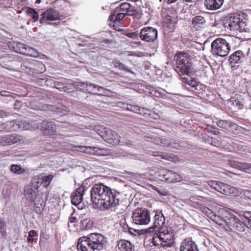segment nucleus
<instances>
[{
  "mask_svg": "<svg viewBox=\"0 0 251 251\" xmlns=\"http://www.w3.org/2000/svg\"><path fill=\"white\" fill-rule=\"evenodd\" d=\"M198 208H200V210L210 219L212 220H215L216 216L215 213L211 209L205 206L201 205L199 206Z\"/></svg>",
  "mask_w": 251,
  "mask_h": 251,
  "instance_id": "33",
  "label": "nucleus"
},
{
  "mask_svg": "<svg viewBox=\"0 0 251 251\" xmlns=\"http://www.w3.org/2000/svg\"><path fill=\"white\" fill-rule=\"evenodd\" d=\"M165 0L167 2V3L171 4L173 2H176L177 0Z\"/></svg>",
  "mask_w": 251,
  "mask_h": 251,
  "instance_id": "64",
  "label": "nucleus"
},
{
  "mask_svg": "<svg viewBox=\"0 0 251 251\" xmlns=\"http://www.w3.org/2000/svg\"><path fill=\"white\" fill-rule=\"evenodd\" d=\"M173 21V19L171 16L169 15H167V16L165 18V22L167 24H171Z\"/></svg>",
  "mask_w": 251,
  "mask_h": 251,
  "instance_id": "56",
  "label": "nucleus"
},
{
  "mask_svg": "<svg viewBox=\"0 0 251 251\" xmlns=\"http://www.w3.org/2000/svg\"><path fill=\"white\" fill-rule=\"evenodd\" d=\"M40 22L43 23L45 21H52L59 20L60 18L59 13L50 8L46 10L41 15Z\"/></svg>",
  "mask_w": 251,
  "mask_h": 251,
  "instance_id": "17",
  "label": "nucleus"
},
{
  "mask_svg": "<svg viewBox=\"0 0 251 251\" xmlns=\"http://www.w3.org/2000/svg\"><path fill=\"white\" fill-rule=\"evenodd\" d=\"M9 48L16 52L26 55H29V48H27L25 44L16 42H10L8 44Z\"/></svg>",
  "mask_w": 251,
  "mask_h": 251,
  "instance_id": "16",
  "label": "nucleus"
},
{
  "mask_svg": "<svg viewBox=\"0 0 251 251\" xmlns=\"http://www.w3.org/2000/svg\"><path fill=\"white\" fill-rule=\"evenodd\" d=\"M175 237L173 233L167 228H160L153 234L151 243L152 246L158 248H168L172 247L175 243Z\"/></svg>",
  "mask_w": 251,
  "mask_h": 251,
  "instance_id": "3",
  "label": "nucleus"
},
{
  "mask_svg": "<svg viewBox=\"0 0 251 251\" xmlns=\"http://www.w3.org/2000/svg\"><path fill=\"white\" fill-rule=\"evenodd\" d=\"M21 141V137L17 134L0 136V143L2 146H10Z\"/></svg>",
  "mask_w": 251,
  "mask_h": 251,
  "instance_id": "15",
  "label": "nucleus"
},
{
  "mask_svg": "<svg viewBox=\"0 0 251 251\" xmlns=\"http://www.w3.org/2000/svg\"><path fill=\"white\" fill-rule=\"evenodd\" d=\"M65 81V79L63 80L62 81H56L54 83V87L59 90L60 91H62L63 89L64 83Z\"/></svg>",
  "mask_w": 251,
  "mask_h": 251,
  "instance_id": "47",
  "label": "nucleus"
},
{
  "mask_svg": "<svg viewBox=\"0 0 251 251\" xmlns=\"http://www.w3.org/2000/svg\"><path fill=\"white\" fill-rule=\"evenodd\" d=\"M239 161H235L233 159L229 160L228 161V164L230 166H231L232 168L238 169L239 168Z\"/></svg>",
  "mask_w": 251,
  "mask_h": 251,
  "instance_id": "48",
  "label": "nucleus"
},
{
  "mask_svg": "<svg viewBox=\"0 0 251 251\" xmlns=\"http://www.w3.org/2000/svg\"><path fill=\"white\" fill-rule=\"evenodd\" d=\"M120 193L101 183L95 184L91 190V201L98 207L108 209L119 204Z\"/></svg>",
  "mask_w": 251,
  "mask_h": 251,
  "instance_id": "1",
  "label": "nucleus"
},
{
  "mask_svg": "<svg viewBox=\"0 0 251 251\" xmlns=\"http://www.w3.org/2000/svg\"><path fill=\"white\" fill-rule=\"evenodd\" d=\"M154 219V226L158 228L159 229L163 228V226L165 224V219L162 212L156 211Z\"/></svg>",
  "mask_w": 251,
  "mask_h": 251,
  "instance_id": "28",
  "label": "nucleus"
},
{
  "mask_svg": "<svg viewBox=\"0 0 251 251\" xmlns=\"http://www.w3.org/2000/svg\"><path fill=\"white\" fill-rule=\"evenodd\" d=\"M220 183H221L220 181L211 180L208 181V184L211 187L217 191L220 185Z\"/></svg>",
  "mask_w": 251,
  "mask_h": 251,
  "instance_id": "45",
  "label": "nucleus"
},
{
  "mask_svg": "<svg viewBox=\"0 0 251 251\" xmlns=\"http://www.w3.org/2000/svg\"><path fill=\"white\" fill-rule=\"evenodd\" d=\"M68 228H69V230L70 231H75L77 230V226H76V224H72V226H69Z\"/></svg>",
  "mask_w": 251,
  "mask_h": 251,
  "instance_id": "54",
  "label": "nucleus"
},
{
  "mask_svg": "<svg viewBox=\"0 0 251 251\" xmlns=\"http://www.w3.org/2000/svg\"><path fill=\"white\" fill-rule=\"evenodd\" d=\"M180 251H198L196 243L190 239H185L181 243Z\"/></svg>",
  "mask_w": 251,
  "mask_h": 251,
  "instance_id": "24",
  "label": "nucleus"
},
{
  "mask_svg": "<svg viewBox=\"0 0 251 251\" xmlns=\"http://www.w3.org/2000/svg\"><path fill=\"white\" fill-rule=\"evenodd\" d=\"M48 108L49 110H51L53 111H56V108L53 105H50L48 106Z\"/></svg>",
  "mask_w": 251,
  "mask_h": 251,
  "instance_id": "61",
  "label": "nucleus"
},
{
  "mask_svg": "<svg viewBox=\"0 0 251 251\" xmlns=\"http://www.w3.org/2000/svg\"><path fill=\"white\" fill-rule=\"evenodd\" d=\"M32 70L34 73H43L45 70V66L42 62L32 59Z\"/></svg>",
  "mask_w": 251,
  "mask_h": 251,
  "instance_id": "30",
  "label": "nucleus"
},
{
  "mask_svg": "<svg viewBox=\"0 0 251 251\" xmlns=\"http://www.w3.org/2000/svg\"><path fill=\"white\" fill-rule=\"evenodd\" d=\"M39 18L38 13L32 8V20H34V21H37Z\"/></svg>",
  "mask_w": 251,
  "mask_h": 251,
  "instance_id": "51",
  "label": "nucleus"
},
{
  "mask_svg": "<svg viewBox=\"0 0 251 251\" xmlns=\"http://www.w3.org/2000/svg\"><path fill=\"white\" fill-rule=\"evenodd\" d=\"M102 136L105 142L114 146L118 145L120 142L121 136L119 134L108 128L106 129V133H104Z\"/></svg>",
  "mask_w": 251,
  "mask_h": 251,
  "instance_id": "12",
  "label": "nucleus"
},
{
  "mask_svg": "<svg viewBox=\"0 0 251 251\" xmlns=\"http://www.w3.org/2000/svg\"><path fill=\"white\" fill-rule=\"evenodd\" d=\"M10 170L14 174L20 175L24 173L25 169L22 168L20 165L14 164L11 166Z\"/></svg>",
  "mask_w": 251,
  "mask_h": 251,
  "instance_id": "36",
  "label": "nucleus"
},
{
  "mask_svg": "<svg viewBox=\"0 0 251 251\" xmlns=\"http://www.w3.org/2000/svg\"><path fill=\"white\" fill-rule=\"evenodd\" d=\"M217 125L220 128L232 132H234L239 128V126L236 124L227 120H218L217 122Z\"/></svg>",
  "mask_w": 251,
  "mask_h": 251,
  "instance_id": "18",
  "label": "nucleus"
},
{
  "mask_svg": "<svg viewBox=\"0 0 251 251\" xmlns=\"http://www.w3.org/2000/svg\"><path fill=\"white\" fill-rule=\"evenodd\" d=\"M5 226V224L4 222L0 220V229H3Z\"/></svg>",
  "mask_w": 251,
  "mask_h": 251,
  "instance_id": "62",
  "label": "nucleus"
},
{
  "mask_svg": "<svg viewBox=\"0 0 251 251\" xmlns=\"http://www.w3.org/2000/svg\"><path fill=\"white\" fill-rule=\"evenodd\" d=\"M75 86H77V89L80 91L95 95H99L100 94L98 92L103 89V87L95 84L82 82H77Z\"/></svg>",
  "mask_w": 251,
  "mask_h": 251,
  "instance_id": "10",
  "label": "nucleus"
},
{
  "mask_svg": "<svg viewBox=\"0 0 251 251\" xmlns=\"http://www.w3.org/2000/svg\"><path fill=\"white\" fill-rule=\"evenodd\" d=\"M224 0H205L204 5L209 10H217L223 4Z\"/></svg>",
  "mask_w": 251,
  "mask_h": 251,
  "instance_id": "27",
  "label": "nucleus"
},
{
  "mask_svg": "<svg viewBox=\"0 0 251 251\" xmlns=\"http://www.w3.org/2000/svg\"><path fill=\"white\" fill-rule=\"evenodd\" d=\"M251 168V164L247 162H240L238 170L246 172Z\"/></svg>",
  "mask_w": 251,
  "mask_h": 251,
  "instance_id": "41",
  "label": "nucleus"
},
{
  "mask_svg": "<svg viewBox=\"0 0 251 251\" xmlns=\"http://www.w3.org/2000/svg\"><path fill=\"white\" fill-rule=\"evenodd\" d=\"M174 69L179 75H188L192 65V57L187 52L179 51L174 56Z\"/></svg>",
  "mask_w": 251,
  "mask_h": 251,
  "instance_id": "4",
  "label": "nucleus"
},
{
  "mask_svg": "<svg viewBox=\"0 0 251 251\" xmlns=\"http://www.w3.org/2000/svg\"><path fill=\"white\" fill-rule=\"evenodd\" d=\"M7 115L8 114L6 112L0 110V118L6 117L7 116Z\"/></svg>",
  "mask_w": 251,
  "mask_h": 251,
  "instance_id": "57",
  "label": "nucleus"
},
{
  "mask_svg": "<svg viewBox=\"0 0 251 251\" xmlns=\"http://www.w3.org/2000/svg\"><path fill=\"white\" fill-rule=\"evenodd\" d=\"M244 217L248 220V224L250 225L251 224V212L245 211L244 213Z\"/></svg>",
  "mask_w": 251,
  "mask_h": 251,
  "instance_id": "50",
  "label": "nucleus"
},
{
  "mask_svg": "<svg viewBox=\"0 0 251 251\" xmlns=\"http://www.w3.org/2000/svg\"><path fill=\"white\" fill-rule=\"evenodd\" d=\"M206 26L205 18L201 15L195 16L192 20V27L196 30H200Z\"/></svg>",
  "mask_w": 251,
  "mask_h": 251,
  "instance_id": "21",
  "label": "nucleus"
},
{
  "mask_svg": "<svg viewBox=\"0 0 251 251\" xmlns=\"http://www.w3.org/2000/svg\"><path fill=\"white\" fill-rule=\"evenodd\" d=\"M106 129L107 127L101 126L97 125L94 127V130L103 139V134L106 133Z\"/></svg>",
  "mask_w": 251,
  "mask_h": 251,
  "instance_id": "39",
  "label": "nucleus"
},
{
  "mask_svg": "<svg viewBox=\"0 0 251 251\" xmlns=\"http://www.w3.org/2000/svg\"><path fill=\"white\" fill-rule=\"evenodd\" d=\"M67 81V80L66 79H65L63 89H62V91H63V92H66V93H71L73 91H74L75 88H77V86H75V85L77 84V82L76 83L75 82L74 83H68Z\"/></svg>",
  "mask_w": 251,
  "mask_h": 251,
  "instance_id": "34",
  "label": "nucleus"
},
{
  "mask_svg": "<svg viewBox=\"0 0 251 251\" xmlns=\"http://www.w3.org/2000/svg\"><path fill=\"white\" fill-rule=\"evenodd\" d=\"M82 228L83 229H88L92 227V223L88 219H83L81 222Z\"/></svg>",
  "mask_w": 251,
  "mask_h": 251,
  "instance_id": "42",
  "label": "nucleus"
},
{
  "mask_svg": "<svg viewBox=\"0 0 251 251\" xmlns=\"http://www.w3.org/2000/svg\"><path fill=\"white\" fill-rule=\"evenodd\" d=\"M245 56L243 51L238 50L230 56L228 61L230 64H240L243 61Z\"/></svg>",
  "mask_w": 251,
  "mask_h": 251,
  "instance_id": "25",
  "label": "nucleus"
},
{
  "mask_svg": "<svg viewBox=\"0 0 251 251\" xmlns=\"http://www.w3.org/2000/svg\"><path fill=\"white\" fill-rule=\"evenodd\" d=\"M6 128V124L4 123L0 124V131H2Z\"/></svg>",
  "mask_w": 251,
  "mask_h": 251,
  "instance_id": "58",
  "label": "nucleus"
},
{
  "mask_svg": "<svg viewBox=\"0 0 251 251\" xmlns=\"http://www.w3.org/2000/svg\"><path fill=\"white\" fill-rule=\"evenodd\" d=\"M211 144L215 146H219L220 144L219 143V142L218 141L217 142H216L215 141L212 140Z\"/></svg>",
  "mask_w": 251,
  "mask_h": 251,
  "instance_id": "63",
  "label": "nucleus"
},
{
  "mask_svg": "<svg viewBox=\"0 0 251 251\" xmlns=\"http://www.w3.org/2000/svg\"><path fill=\"white\" fill-rule=\"evenodd\" d=\"M136 13L137 12L136 10H130V9L126 12V15L128 16H133L136 15Z\"/></svg>",
  "mask_w": 251,
  "mask_h": 251,
  "instance_id": "55",
  "label": "nucleus"
},
{
  "mask_svg": "<svg viewBox=\"0 0 251 251\" xmlns=\"http://www.w3.org/2000/svg\"><path fill=\"white\" fill-rule=\"evenodd\" d=\"M126 109L141 116L147 117L150 115V111L147 109L139 107L136 105L127 104Z\"/></svg>",
  "mask_w": 251,
  "mask_h": 251,
  "instance_id": "22",
  "label": "nucleus"
},
{
  "mask_svg": "<svg viewBox=\"0 0 251 251\" xmlns=\"http://www.w3.org/2000/svg\"><path fill=\"white\" fill-rule=\"evenodd\" d=\"M211 49L213 54L221 57L226 56L230 50V46L226 39L217 38L211 43Z\"/></svg>",
  "mask_w": 251,
  "mask_h": 251,
  "instance_id": "6",
  "label": "nucleus"
},
{
  "mask_svg": "<svg viewBox=\"0 0 251 251\" xmlns=\"http://www.w3.org/2000/svg\"><path fill=\"white\" fill-rule=\"evenodd\" d=\"M133 223L138 225H147L151 220L150 212L142 208L135 209L131 216Z\"/></svg>",
  "mask_w": 251,
  "mask_h": 251,
  "instance_id": "8",
  "label": "nucleus"
},
{
  "mask_svg": "<svg viewBox=\"0 0 251 251\" xmlns=\"http://www.w3.org/2000/svg\"><path fill=\"white\" fill-rule=\"evenodd\" d=\"M24 195L28 200L31 201V187L27 186L25 187Z\"/></svg>",
  "mask_w": 251,
  "mask_h": 251,
  "instance_id": "44",
  "label": "nucleus"
},
{
  "mask_svg": "<svg viewBox=\"0 0 251 251\" xmlns=\"http://www.w3.org/2000/svg\"><path fill=\"white\" fill-rule=\"evenodd\" d=\"M155 174L159 180L169 183L179 182L182 180L181 176L178 174L164 168L158 169Z\"/></svg>",
  "mask_w": 251,
  "mask_h": 251,
  "instance_id": "7",
  "label": "nucleus"
},
{
  "mask_svg": "<svg viewBox=\"0 0 251 251\" xmlns=\"http://www.w3.org/2000/svg\"><path fill=\"white\" fill-rule=\"evenodd\" d=\"M230 104L237 109H242L243 108V104L238 100H231Z\"/></svg>",
  "mask_w": 251,
  "mask_h": 251,
  "instance_id": "43",
  "label": "nucleus"
},
{
  "mask_svg": "<svg viewBox=\"0 0 251 251\" xmlns=\"http://www.w3.org/2000/svg\"><path fill=\"white\" fill-rule=\"evenodd\" d=\"M38 55V52L32 48V57H37Z\"/></svg>",
  "mask_w": 251,
  "mask_h": 251,
  "instance_id": "59",
  "label": "nucleus"
},
{
  "mask_svg": "<svg viewBox=\"0 0 251 251\" xmlns=\"http://www.w3.org/2000/svg\"><path fill=\"white\" fill-rule=\"evenodd\" d=\"M125 35L130 38L133 39H137L138 38L139 36V34L137 32V31H135L133 32H127L125 34Z\"/></svg>",
  "mask_w": 251,
  "mask_h": 251,
  "instance_id": "46",
  "label": "nucleus"
},
{
  "mask_svg": "<svg viewBox=\"0 0 251 251\" xmlns=\"http://www.w3.org/2000/svg\"><path fill=\"white\" fill-rule=\"evenodd\" d=\"M126 16V13L123 12H117L115 9L114 13L109 16V20L111 23L120 22Z\"/></svg>",
  "mask_w": 251,
  "mask_h": 251,
  "instance_id": "31",
  "label": "nucleus"
},
{
  "mask_svg": "<svg viewBox=\"0 0 251 251\" xmlns=\"http://www.w3.org/2000/svg\"><path fill=\"white\" fill-rule=\"evenodd\" d=\"M107 242V238L101 234L92 233L78 239L77 248L78 251H100Z\"/></svg>",
  "mask_w": 251,
  "mask_h": 251,
  "instance_id": "2",
  "label": "nucleus"
},
{
  "mask_svg": "<svg viewBox=\"0 0 251 251\" xmlns=\"http://www.w3.org/2000/svg\"><path fill=\"white\" fill-rule=\"evenodd\" d=\"M34 126L50 138L55 139L57 136L56 126L52 122L34 120L32 121V128H35Z\"/></svg>",
  "mask_w": 251,
  "mask_h": 251,
  "instance_id": "5",
  "label": "nucleus"
},
{
  "mask_svg": "<svg viewBox=\"0 0 251 251\" xmlns=\"http://www.w3.org/2000/svg\"><path fill=\"white\" fill-rule=\"evenodd\" d=\"M42 175H40L38 176H34L33 178V182L32 185L33 186L36 188L38 189L39 187L42 186Z\"/></svg>",
  "mask_w": 251,
  "mask_h": 251,
  "instance_id": "37",
  "label": "nucleus"
},
{
  "mask_svg": "<svg viewBox=\"0 0 251 251\" xmlns=\"http://www.w3.org/2000/svg\"><path fill=\"white\" fill-rule=\"evenodd\" d=\"M42 186L44 188H47L50 184V182H51L53 178V176L51 174H50L48 175V176H43L42 175Z\"/></svg>",
  "mask_w": 251,
  "mask_h": 251,
  "instance_id": "35",
  "label": "nucleus"
},
{
  "mask_svg": "<svg viewBox=\"0 0 251 251\" xmlns=\"http://www.w3.org/2000/svg\"><path fill=\"white\" fill-rule=\"evenodd\" d=\"M152 155L154 156L160 157V158L165 160L174 163L178 162L179 160V159L177 155L172 153H168L161 151H154L153 152Z\"/></svg>",
  "mask_w": 251,
  "mask_h": 251,
  "instance_id": "23",
  "label": "nucleus"
},
{
  "mask_svg": "<svg viewBox=\"0 0 251 251\" xmlns=\"http://www.w3.org/2000/svg\"><path fill=\"white\" fill-rule=\"evenodd\" d=\"M27 240L29 243H31V230L28 232V235Z\"/></svg>",
  "mask_w": 251,
  "mask_h": 251,
  "instance_id": "60",
  "label": "nucleus"
},
{
  "mask_svg": "<svg viewBox=\"0 0 251 251\" xmlns=\"http://www.w3.org/2000/svg\"><path fill=\"white\" fill-rule=\"evenodd\" d=\"M245 21L243 15L234 13L228 20V26L230 30L241 31L246 26Z\"/></svg>",
  "mask_w": 251,
  "mask_h": 251,
  "instance_id": "9",
  "label": "nucleus"
},
{
  "mask_svg": "<svg viewBox=\"0 0 251 251\" xmlns=\"http://www.w3.org/2000/svg\"><path fill=\"white\" fill-rule=\"evenodd\" d=\"M228 221L227 224L230 230L238 231H243L245 230V224L238 218H231Z\"/></svg>",
  "mask_w": 251,
  "mask_h": 251,
  "instance_id": "20",
  "label": "nucleus"
},
{
  "mask_svg": "<svg viewBox=\"0 0 251 251\" xmlns=\"http://www.w3.org/2000/svg\"><path fill=\"white\" fill-rule=\"evenodd\" d=\"M235 190L234 187L221 182L217 191L222 194L229 195L233 194Z\"/></svg>",
  "mask_w": 251,
  "mask_h": 251,
  "instance_id": "29",
  "label": "nucleus"
},
{
  "mask_svg": "<svg viewBox=\"0 0 251 251\" xmlns=\"http://www.w3.org/2000/svg\"><path fill=\"white\" fill-rule=\"evenodd\" d=\"M139 37L143 41L152 42L157 37V31L156 29L151 26L145 27L141 30Z\"/></svg>",
  "mask_w": 251,
  "mask_h": 251,
  "instance_id": "11",
  "label": "nucleus"
},
{
  "mask_svg": "<svg viewBox=\"0 0 251 251\" xmlns=\"http://www.w3.org/2000/svg\"><path fill=\"white\" fill-rule=\"evenodd\" d=\"M148 138L151 139V140H149V141L152 142L160 147H169L171 145V141L169 138L160 137L156 134L151 135V137H148Z\"/></svg>",
  "mask_w": 251,
  "mask_h": 251,
  "instance_id": "19",
  "label": "nucleus"
},
{
  "mask_svg": "<svg viewBox=\"0 0 251 251\" xmlns=\"http://www.w3.org/2000/svg\"><path fill=\"white\" fill-rule=\"evenodd\" d=\"M131 5L128 2H124L120 4V5L116 8L117 12H126L128 10L130 9Z\"/></svg>",
  "mask_w": 251,
  "mask_h": 251,
  "instance_id": "40",
  "label": "nucleus"
},
{
  "mask_svg": "<svg viewBox=\"0 0 251 251\" xmlns=\"http://www.w3.org/2000/svg\"><path fill=\"white\" fill-rule=\"evenodd\" d=\"M78 220L77 218L74 216L73 214H72L70 217L69 218L68 225L69 226H72V224H76Z\"/></svg>",
  "mask_w": 251,
  "mask_h": 251,
  "instance_id": "49",
  "label": "nucleus"
},
{
  "mask_svg": "<svg viewBox=\"0 0 251 251\" xmlns=\"http://www.w3.org/2000/svg\"><path fill=\"white\" fill-rule=\"evenodd\" d=\"M119 249L121 251H131L133 246L131 243L125 240H120L118 244Z\"/></svg>",
  "mask_w": 251,
  "mask_h": 251,
  "instance_id": "32",
  "label": "nucleus"
},
{
  "mask_svg": "<svg viewBox=\"0 0 251 251\" xmlns=\"http://www.w3.org/2000/svg\"><path fill=\"white\" fill-rule=\"evenodd\" d=\"M128 230V232L130 234L134 235V236L136 235V234L137 233L138 234L139 233V230L131 228V227H129Z\"/></svg>",
  "mask_w": 251,
  "mask_h": 251,
  "instance_id": "52",
  "label": "nucleus"
},
{
  "mask_svg": "<svg viewBox=\"0 0 251 251\" xmlns=\"http://www.w3.org/2000/svg\"><path fill=\"white\" fill-rule=\"evenodd\" d=\"M81 149V151L96 155H108L110 153V151L104 148H100L91 146H78Z\"/></svg>",
  "mask_w": 251,
  "mask_h": 251,
  "instance_id": "13",
  "label": "nucleus"
},
{
  "mask_svg": "<svg viewBox=\"0 0 251 251\" xmlns=\"http://www.w3.org/2000/svg\"><path fill=\"white\" fill-rule=\"evenodd\" d=\"M188 84L192 87H194L197 85L198 83L195 79H191L188 81Z\"/></svg>",
  "mask_w": 251,
  "mask_h": 251,
  "instance_id": "53",
  "label": "nucleus"
},
{
  "mask_svg": "<svg viewBox=\"0 0 251 251\" xmlns=\"http://www.w3.org/2000/svg\"><path fill=\"white\" fill-rule=\"evenodd\" d=\"M86 190V187L81 185L73 192L71 195L72 204L75 206L78 205L82 201L83 196Z\"/></svg>",
  "mask_w": 251,
  "mask_h": 251,
  "instance_id": "14",
  "label": "nucleus"
},
{
  "mask_svg": "<svg viewBox=\"0 0 251 251\" xmlns=\"http://www.w3.org/2000/svg\"><path fill=\"white\" fill-rule=\"evenodd\" d=\"M113 65L115 68H117L120 70H124L129 72L128 67L125 65L123 63H121L118 59H114L112 62Z\"/></svg>",
  "mask_w": 251,
  "mask_h": 251,
  "instance_id": "38",
  "label": "nucleus"
},
{
  "mask_svg": "<svg viewBox=\"0 0 251 251\" xmlns=\"http://www.w3.org/2000/svg\"><path fill=\"white\" fill-rule=\"evenodd\" d=\"M45 205L44 199L40 195H37L34 200V209L37 214H41Z\"/></svg>",
  "mask_w": 251,
  "mask_h": 251,
  "instance_id": "26",
  "label": "nucleus"
}]
</instances>
